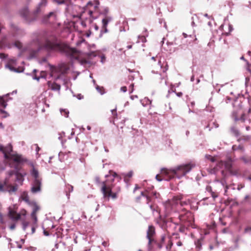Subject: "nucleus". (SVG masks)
Wrapping results in <instances>:
<instances>
[{"mask_svg":"<svg viewBox=\"0 0 251 251\" xmlns=\"http://www.w3.org/2000/svg\"><path fill=\"white\" fill-rule=\"evenodd\" d=\"M66 188L67 196L69 198L70 193L73 191V186L69 184H67L66 185Z\"/></svg>","mask_w":251,"mask_h":251,"instance_id":"nucleus-24","label":"nucleus"},{"mask_svg":"<svg viewBox=\"0 0 251 251\" xmlns=\"http://www.w3.org/2000/svg\"><path fill=\"white\" fill-rule=\"evenodd\" d=\"M251 232V226H248L245 229V232L247 233Z\"/></svg>","mask_w":251,"mask_h":251,"instance_id":"nucleus-46","label":"nucleus"},{"mask_svg":"<svg viewBox=\"0 0 251 251\" xmlns=\"http://www.w3.org/2000/svg\"><path fill=\"white\" fill-rule=\"evenodd\" d=\"M228 188V186L227 185H226L225 187V193H226Z\"/></svg>","mask_w":251,"mask_h":251,"instance_id":"nucleus-57","label":"nucleus"},{"mask_svg":"<svg viewBox=\"0 0 251 251\" xmlns=\"http://www.w3.org/2000/svg\"><path fill=\"white\" fill-rule=\"evenodd\" d=\"M121 91L123 92H126L127 91V88L126 86H123L121 88Z\"/></svg>","mask_w":251,"mask_h":251,"instance_id":"nucleus-48","label":"nucleus"},{"mask_svg":"<svg viewBox=\"0 0 251 251\" xmlns=\"http://www.w3.org/2000/svg\"><path fill=\"white\" fill-rule=\"evenodd\" d=\"M8 180L6 178L3 182H0V192L8 191L9 193L15 192L17 190V185L8 184Z\"/></svg>","mask_w":251,"mask_h":251,"instance_id":"nucleus-7","label":"nucleus"},{"mask_svg":"<svg viewBox=\"0 0 251 251\" xmlns=\"http://www.w3.org/2000/svg\"><path fill=\"white\" fill-rule=\"evenodd\" d=\"M248 179H249V180H251V175L250 176H249V177H248Z\"/></svg>","mask_w":251,"mask_h":251,"instance_id":"nucleus-64","label":"nucleus"},{"mask_svg":"<svg viewBox=\"0 0 251 251\" xmlns=\"http://www.w3.org/2000/svg\"><path fill=\"white\" fill-rule=\"evenodd\" d=\"M189 201H183L182 200L180 201V205L181 206H183L184 205H187L189 204Z\"/></svg>","mask_w":251,"mask_h":251,"instance_id":"nucleus-35","label":"nucleus"},{"mask_svg":"<svg viewBox=\"0 0 251 251\" xmlns=\"http://www.w3.org/2000/svg\"><path fill=\"white\" fill-rule=\"evenodd\" d=\"M35 228L34 227H32V233H34L35 232Z\"/></svg>","mask_w":251,"mask_h":251,"instance_id":"nucleus-59","label":"nucleus"},{"mask_svg":"<svg viewBox=\"0 0 251 251\" xmlns=\"http://www.w3.org/2000/svg\"><path fill=\"white\" fill-rule=\"evenodd\" d=\"M195 244L196 246V248L197 250V251H199L201 248V241L200 240H198L197 241L195 242Z\"/></svg>","mask_w":251,"mask_h":251,"instance_id":"nucleus-32","label":"nucleus"},{"mask_svg":"<svg viewBox=\"0 0 251 251\" xmlns=\"http://www.w3.org/2000/svg\"><path fill=\"white\" fill-rule=\"evenodd\" d=\"M177 245L178 246H181V243L180 242H178L177 243Z\"/></svg>","mask_w":251,"mask_h":251,"instance_id":"nucleus-62","label":"nucleus"},{"mask_svg":"<svg viewBox=\"0 0 251 251\" xmlns=\"http://www.w3.org/2000/svg\"><path fill=\"white\" fill-rule=\"evenodd\" d=\"M46 76H47V73L45 71H42L40 73V76H37L36 75H35L33 76V78L39 81L40 77L41 78H46Z\"/></svg>","mask_w":251,"mask_h":251,"instance_id":"nucleus-25","label":"nucleus"},{"mask_svg":"<svg viewBox=\"0 0 251 251\" xmlns=\"http://www.w3.org/2000/svg\"><path fill=\"white\" fill-rule=\"evenodd\" d=\"M69 68L65 65H62L60 68V71L62 74H65L68 70Z\"/></svg>","mask_w":251,"mask_h":251,"instance_id":"nucleus-28","label":"nucleus"},{"mask_svg":"<svg viewBox=\"0 0 251 251\" xmlns=\"http://www.w3.org/2000/svg\"><path fill=\"white\" fill-rule=\"evenodd\" d=\"M6 103L3 98H0V106L3 108H5L6 106Z\"/></svg>","mask_w":251,"mask_h":251,"instance_id":"nucleus-34","label":"nucleus"},{"mask_svg":"<svg viewBox=\"0 0 251 251\" xmlns=\"http://www.w3.org/2000/svg\"><path fill=\"white\" fill-rule=\"evenodd\" d=\"M141 196L146 198L147 199V203H148L151 201L150 197L147 195V192H142L141 193Z\"/></svg>","mask_w":251,"mask_h":251,"instance_id":"nucleus-30","label":"nucleus"},{"mask_svg":"<svg viewBox=\"0 0 251 251\" xmlns=\"http://www.w3.org/2000/svg\"><path fill=\"white\" fill-rule=\"evenodd\" d=\"M47 3V0H41L36 10L34 13H30L27 8L25 7L20 11V15L27 22H30L35 19L36 15L40 11V6H45Z\"/></svg>","mask_w":251,"mask_h":251,"instance_id":"nucleus-4","label":"nucleus"},{"mask_svg":"<svg viewBox=\"0 0 251 251\" xmlns=\"http://www.w3.org/2000/svg\"><path fill=\"white\" fill-rule=\"evenodd\" d=\"M40 48L48 51H60L72 59H77L80 56L79 50L58 42L57 38L54 36L47 39L45 43L40 46Z\"/></svg>","mask_w":251,"mask_h":251,"instance_id":"nucleus-1","label":"nucleus"},{"mask_svg":"<svg viewBox=\"0 0 251 251\" xmlns=\"http://www.w3.org/2000/svg\"><path fill=\"white\" fill-rule=\"evenodd\" d=\"M99 4L98 0L89 1L85 7L83 8V11L77 17L79 19H85V15H87L89 16V18H86V20L88 21L89 23H91L94 19L93 13L98 9Z\"/></svg>","mask_w":251,"mask_h":251,"instance_id":"nucleus-3","label":"nucleus"},{"mask_svg":"<svg viewBox=\"0 0 251 251\" xmlns=\"http://www.w3.org/2000/svg\"><path fill=\"white\" fill-rule=\"evenodd\" d=\"M111 112L112 113V114L113 115V117L114 118H117V114L116 109H114L111 110Z\"/></svg>","mask_w":251,"mask_h":251,"instance_id":"nucleus-38","label":"nucleus"},{"mask_svg":"<svg viewBox=\"0 0 251 251\" xmlns=\"http://www.w3.org/2000/svg\"><path fill=\"white\" fill-rule=\"evenodd\" d=\"M177 96L178 97H181L182 95V93L181 92H178L176 94Z\"/></svg>","mask_w":251,"mask_h":251,"instance_id":"nucleus-54","label":"nucleus"},{"mask_svg":"<svg viewBox=\"0 0 251 251\" xmlns=\"http://www.w3.org/2000/svg\"><path fill=\"white\" fill-rule=\"evenodd\" d=\"M0 112L1 113H5V112L4 110H1H1H0Z\"/></svg>","mask_w":251,"mask_h":251,"instance_id":"nucleus-63","label":"nucleus"},{"mask_svg":"<svg viewBox=\"0 0 251 251\" xmlns=\"http://www.w3.org/2000/svg\"><path fill=\"white\" fill-rule=\"evenodd\" d=\"M132 176V172H129L126 175V176H127L128 177H131Z\"/></svg>","mask_w":251,"mask_h":251,"instance_id":"nucleus-52","label":"nucleus"},{"mask_svg":"<svg viewBox=\"0 0 251 251\" xmlns=\"http://www.w3.org/2000/svg\"><path fill=\"white\" fill-rule=\"evenodd\" d=\"M111 177H113L117 181H119L121 180L120 176L118 174H117L115 172H113L112 171H111Z\"/></svg>","mask_w":251,"mask_h":251,"instance_id":"nucleus-27","label":"nucleus"},{"mask_svg":"<svg viewBox=\"0 0 251 251\" xmlns=\"http://www.w3.org/2000/svg\"><path fill=\"white\" fill-rule=\"evenodd\" d=\"M50 71L51 72V73L56 72L57 69L55 67H54L53 66H50Z\"/></svg>","mask_w":251,"mask_h":251,"instance_id":"nucleus-44","label":"nucleus"},{"mask_svg":"<svg viewBox=\"0 0 251 251\" xmlns=\"http://www.w3.org/2000/svg\"><path fill=\"white\" fill-rule=\"evenodd\" d=\"M133 87H134V84L133 83H132L130 85L129 87V93H131L133 92Z\"/></svg>","mask_w":251,"mask_h":251,"instance_id":"nucleus-42","label":"nucleus"},{"mask_svg":"<svg viewBox=\"0 0 251 251\" xmlns=\"http://www.w3.org/2000/svg\"><path fill=\"white\" fill-rule=\"evenodd\" d=\"M244 114H243V115H242V117H241V119H242V120L243 121H244V120H245V119H244Z\"/></svg>","mask_w":251,"mask_h":251,"instance_id":"nucleus-60","label":"nucleus"},{"mask_svg":"<svg viewBox=\"0 0 251 251\" xmlns=\"http://www.w3.org/2000/svg\"><path fill=\"white\" fill-rule=\"evenodd\" d=\"M21 215L25 216L26 214V211L25 209H23L21 211L20 213H19Z\"/></svg>","mask_w":251,"mask_h":251,"instance_id":"nucleus-47","label":"nucleus"},{"mask_svg":"<svg viewBox=\"0 0 251 251\" xmlns=\"http://www.w3.org/2000/svg\"><path fill=\"white\" fill-rule=\"evenodd\" d=\"M183 199V196L181 195H177L176 196H174L172 200V202L173 204H178V203H180V201L181 200Z\"/></svg>","mask_w":251,"mask_h":251,"instance_id":"nucleus-21","label":"nucleus"},{"mask_svg":"<svg viewBox=\"0 0 251 251\" xmlns=\"http://www.w3.org/2000/svg\"><path fill=\"white\" fill-rule=\"evenodd\" d=\"M156 231L154 226L151 225L147 231L146 238L148 240V244L149 249H153V243L156 242Z\"/></svg>","mask_w":251,"mask_h":251,"instance_id":"nucleus-6","label":"nucleus"},{"mask_svg":"<svg viewBox=\"0 0 251 251\" xmlns=\"http://www.w3.org/2000/svg\"><path fill=\"white\" fill-rule=\"evenodd\" d=\"M89 18V16L87 15H85V19H80L81 20H82V22H81V25H82L83 26V27H86V24L87 23L90 24L88 22V21H87L86 20V18Z\"/></svg>","mask_w":251,"mask_h":251,"instance_id":"nucleus-31","label":"nucleus"},{"mask_svg":"<svg viewBox=\"0 0 251 251\" xmlns=\"http://www.w3.org/2000/svg\"><path fill=\"white\" fill-rule=\"evenodd\" d=\"M131 48H132V45H128V46H127V48L128 49H131Z\"/></svg>","mask_w":251,"mask_h":251,"instance_id":"nucleus-61","label":"nucleus"},{"mask_svg":"<svg viewBox=\"0 0 251 251\" xmlns=\"http://www.w3.org/2000/svg\"><path fill=\"white\" fill-rule=\"evenodd\" d=\"M0 150L3 152L4 154V157L8 159L10 157V152L12 151V147L9 144L6 147H1Z\"/></svg>","mask_w":251,"mask_h":251,"instance_id":"nucleus-11","label":"nucleus"},{"mask_svg":"<svg viewBox=\"0 0 251 251\" xmlns=\"http://www.w3.org/2000/svg\"><path fill=\"white\" fill-rule=\"evenodd\" d=\"M180 223L183 224H188L191 226L192 223V216L191 213L189 211L185 212L184 214H181L179 216Z\"/></svg>","mask_w":251,"mask_h":251,"instance_id":"nucleus-9","label":"nucleus"},{"mask_svg":"<svg viewBox=\"0 0 251 251\" xmlns=\"http://www.w3.org/2000/svg\"><path fill=\"white\" fill-rule=\"evenodd\" d=\"M4 54H3V53H0V58H3V57H4Z\"/></svg>","mask_w":251,"mask_h":251,"instance_id":"nucleus-58","label":"nucleus"},{"mask_svg":"<svg viewBox=\"0 0 251 251\" xmlns=\"http://www.w3.org/2000/svg\"><path fill=\"white\" fill-rule=\"evenodd\" d=\"M109 22V18L108 17H105L102 19V27L101 33H106L108 32V30L106 28L107 25Z\"/></svg>","mask_w":251,"mask_h":251,"instance_id":"nucleus-18","label":"nucleus"},{"mask_svg":"<svg viewBox=\"0 0 251 251\" xmlns=\"http://www.w3.org/2000/svg\"><path fill=\"white\" fill-rule=\"evenodd\" d=\"M57 21V14L56 12H50L48 14L44 16L42 19V22L45 24L54 25Z\"/></svg>","mask_w":251,"mask_h":251,"instance_id":"nucleus-8","label":"nucleus"},{"mask_svg":"<svg viewBox=\"0 0 251 251\" xmlns=\"http://www.w3.org/2000/svg\"><path fill=\"white\" fill-rule=\"evenodd\" d=\"M166 239V236L165 234L162 235L159 240L157 241L156 240V242L153 243V249L154 248V245H156V248L159 250L162 249L164 246Z\"/></svg>","mask_w":251,"mask_h":251,"instance_id":"nucleus-12","label":"nucleus"},{"mask_svg":"<svg viewBox=\"0 0 251 251\" xmlns=\"http://www.w3.org/2000/svg\"><path fill=\"white\" fill-rule=\"evenodd\" d=\"M120 191V188H118L116 192H112V188H111V198L113 200L116 199L118 197Z\"/></svg>","mask_w":251,"mask_h":251,"instance_id":"nucleus-23","label":"nucleus"},{"mask_svg":"<svg viewBox=\"0 0 251 251\" xmlns=\"http://www.w3.org/2000/svg\"><path fill=\"white\" fill-rule=\"evenodd\" d=\"M157 216V218L155 220L156 223L160 226V227L162 228H165L167 222L165 219H163L160 214H158Z\"/></svg>","mask_w":251,"mask_h":251,"instance_id":"nucleus-14","label":"nucleus"},{"mask_svg":"<svg viewBox=\"0 0 251 251\" xmlns=\"http://www.w3.org/2000/svg\"><path fill=\"white\" fill-rule=\"evenodd\" d=\"M8 216L13 221H18L21 219V214L17 213L11 208H9Z\"/></svg>","mask_w":251,"mask_h":251,"instance_id":"nucleus-13","label":"nucleus"},{"mask_svg":"<svg viewBox=\"0 0 251 251\" xmlns=\"http://www.w3.org/2000/svg\"><path fill=\"white\" fill-rule=\"evenodd\" d=\"M206 190H207V191L210 192L211 193V192H213L212 190L211 187H210V186L207 187Z\"/></svg>","mask_w":251,"mask_h":251,"instance_id":"nucleus-50","label":"nucleus"},{"mask_svg":"<svg viewBox=\"0 0 251 251\" xmlns=\"http://www.w3.org/2000/svg\"><path fill=\"white\" fill-rule=\"evenodd\" d=\"M173 244L172 241L170 239H169L168 241L167 245L166 246V250L167 251L170 250L173 246Z\"/></svg>","mask_w":251,"mask_h":251,"instance_id":"nucleus-33","label":"nucleus"},{"mask_svg":"<svg viewBox=\"0 0 251 251\" xmlns=\"http://www.w3.org/2000/svg\"><path fill=\"white\" fill-rule=\"evenodd\" d=\"M222 165H224L225 168L228 170L232 175H236L238 174L237 171H233L232 169V162L230 160H227L226 162L221 161L219 163Z\"/></svg>","mask_w":251,"mask_h":251,"instance_id":"nucleus-10","label":"nucleus"},{"mask_svg":"<svg viewBox=\"0 0 251 251\" xmlns=\"http://www.w3.org/2000/svg\"><path fill=\"white\" fill-rule=\"evenodd\" d=\"M61 113L62 115H64V116L67 117L68 116L69 112L66 110H62L61 111Z\"/></svg>","mask_w":251,"mask_h":251,"instance_id":"nucleus-37","label":"nucleus"},{"mask_svg":"<svg viewBox=\"0 0 251 251\" xmlns=\"http://www.w3.org/2000/svg\"><path fill=\"white\" fill-rule=\"evenodd\" d=\"M101 191L105 197H110V188L106 186L105 184H103L102 187Z\"/></svg>","mask_w":251,"mask_h":251,"instance_id":"nucleus-20","label":"nucleus"},{"mask_svg":"<svg viewBox=\"0 0 251 251\" xmlns=\"http://www.w3.org/2000/svg\"><path fill=\"white\" fill-rule=\"evenodd\" d=\"M40 207L39 206L35 204L33 206L32 212L31 214V216L32 219L34 221V223L36 224L37 222V217L36 216L37 212L39 210Z\"/></svg>","mask_w":251,"mask_h":251,"instance_id":"nucleus-17","label":"nucleus"},{"mask_svg":"<svg viewBox=\"0 0 251 251\" xmlns=\"http://www.w3.org/2000/svg\"><path fill=\"white\" fill-rule=\"evenodd\" d=\"M11 27L13 28V29H16V30L17 29V27H16V26H15L13 25H11Z\"/></svg>","mask_w":251,"mask_h":251,"instance_id":"nucleus-55","label":"nucleus"},{"mask_svg":"<svg viewBox=\"0 0 251 251\" xmlns=\"http://www.w3.org/2000/svg\"><path fill=\"white\" fill-rule=\"evenodd\" d=\"M138 189H139V187L138 185L136 184V185H135V187L134 189L133 192H135V191L136 190Z\"/></svg>","mask_w":251,"mask_h":251,"instance_id":"nucleus-53","label":"nucleus"},{"mask_svg":"<svg viewBox=\"0 0 251 251\" xmlns=\"http://www.w3.org/2000/svg\"><path fill=\"white\" fill-rule=\"evenodd\" d=\"M48 84L49 87L52 90L59 91L60 89V85L55 82L52 83L50 81H48Z\"/></svg>","mask_w":251,"mask_h":251,"instance_id":"nucleus-19","label":"nucleus"},{"mask_svg":"<svg viewBox=\"0 0 251 251\" xmlns=\"http://www.w3.org/2000/svg\"><path fill=\"white\" fill-rule=\"evenodd\" d=\"M9 175L10 176H12L14 174V171H10L9 172Z\"/></svg>","mask_w":251,"mask_h":251,"instance_id":"nucleus-56","label":"nucleus"},{"mask_svg":"<svg viewBox=\"0 0 251 251\" xmlns=\"http://www.w3.org/2000/svg\"><path fill=\"white\" fill-rule=\"evenodd\" d=\"M211 196L213 199H215L218 197L219 194L217 192H211Z\"/></svg>","mask_w":251,"mask_h":251,"instance_id":"nucleus-39","label":"nucleus"},{"mask_svg":"<svg viewBox=\"0 0 251 251\" xmlns=\"http://www.w3.org/2000/svg\"><path fill=\"white\" fill-rule=\"evenodd\" d=\"M0 222L1 224L4 223V221L3 220V217H2V214L0 213Z\"/></svg>","mask_w":251,"mask_h":251,"instance_id":"nucleus-49","label":"nucleus"},{"mask_svg":"<svg viewBox=\"0 0 251 251\" xmlns=\"http://www.w3.org/2000/svg\"><path fill=\"white\" fill-rule=\"evenodd\" d=\"M15 226H16L14 224H13L10 226V228L11 229L13 230V229H15Z\"/></svg>","mask_w":251,"mask_h":251,"instance_id":"nucleus-51","label":"nucleus"},{"mask_svg":"<svg viewBox=\"0 0 251 251\" xmlns=\"http://www.w3.org/2000/svg\"><path fill=\"white\" fill-rule=\"evenodd\" d=\"M97 89L100 92L101 94H103L104 93V90L103 87H100L98 86Z\"/></svg>","mask_w":251,"mask_h":251,"instance_id":"nucleus-40","label":"nucleus"},{"mask_svg":"<svg viewBox=\"0 0 251 251\" xmlns=\"http://www.w3.org/2000/svg\"><path fill=\"white\" fill-rule=\"evenodd\" d=\"M232 132L236 136H238L239 135V132L238 130L235 129V128H231Z\"/></svg>","mask_w":251,"mask_h":251,"instance_id":"nucleus-36","label":"nucleus"},{"mask_svg":"<svg viewBox=\"0 0 251 251\" xmlns=\"http://www.w3.org/2000/svg\"><path fill=\"white\" fill-rule=\"evenodd\" d=\"M31 174L34 178L33 186L31 188V191L33 193H36L40 190L41 179L39 176L38 170L34 166H33Z\"/></svg>","mask_w":251,"mask_h":251,"instance_id":"nucleus-5","label":"nucleus"},{"mask_svg":"<svg viewBox=\"0 0 251 251\" xmlns=\"http://www.w3.org/2000/svg\"><path fill=\"white\" fill-rule=\"evenodd\" d=\"M194 167L195 164L188 163L178 166L173 169L162 168L161 170V175H157L155 177L159 181H161L163 179L170 180L174 178L175 176H183L185 175Z\"/></svg>","mask_w":251,"mask_h":251,"instance_id":"nucleus-2","label":"nucleus"},{"mask_svg":"<svg viewBox=\"0 0 251 251\" xmlns=\"http://www.w3.org/2000/svg\"><path fill=\"white\" fill-rule=\"evenodd\" d=\"M161 69L163 73H165L168 70V65L166 62L163 63L161 66Z\"/></svg>","mask_w":251,"mask_h":251,"instance_id":"nucleus-29","label":"nucleus"},{"mask_svg":"<svg viewBox=\"0 0 251 251\" xmlns=\"http://www.w3.org/2000/svg\"><path fill=\"white\" fill-rule=\"evenodd\" d=\"M153 250V249H149V246H148V244H147L146 249L145 250V251H143V250H142L141 249H139V250H138V251H151Z\"/></svg>","mask_w":251,"mask_h":251,"instance_id":"nucleus-45","label":"nucleus"},{"mask_svg":"<svg viewBox=\"0 0 251 251\" xmlns=\"http://www.w3.org/2000/svg\"><path fill=\"white\" fill-rule=\"evenodd\" d=\"M22 198H23V200H24L26 202H28L29 198L27 195H23L22 196Z\"/></svg>","mask_w":251,"mask_h":251,"instance_id":"nucleus-41","label":"nucleus"},{"mask_svg":"<svg viewBox=\"0 0 251 251\" xmlns=\"http://www.w3.org/2000/svg\"><path fill=\"white\" fill-rule=\"evenodd\" d=\"M16 170L17 171L15 174L16 176V180L22 184L24 180V176L26 175V173H24L23 174L21 173H19L18 171L20 170V168H18V166L16 167Z\"/></svg>","mask_w":251,"mask_h":251,"instance_id":"nucleus-15","label":"nucleus"},{"mask_svg":"<svg viewBox=\"0 0 251 251\" xmlns=\"http://www.w3.org/2000/svg\"><path fill=\"white\" fill-rule=\"evenodd\" d=\"M150 208L151 209V210L152 211V213L154 215H155V213L157 214V215L160 214V209L157 205H151Z\"/></svg>","mask_w":251,"mask_h":251,"instance_id":"nucleus-22","label":"nucleus"},{"mask_svg":"<svg viewBox=\"0 0 251 251\" xmlns=\"http://www.w3.org/2000/svg\"><path fill=\"white\" fill-rule=\"evenodd\" d=\"M28 225V222L24 221L23 222V226L24 229H25Z\"/></svg>","mask_w":251,"mask_h":251,"instance_id":"nucleus-43","label":"nucleus"},{"mask_svg":"<svg viewBox=\"0 0 251 251\" xmlns=\"http://www.w3.org/2000/svg\"><path fill=\"white\" fill-rule=\"evenodd\" d=\"M10 160L13 161L14 162L16 163L15 168H16V167L17 166L18 168H21L19 166V165L18 163H21L23 161V159L22 158L21 156L18 155H13V154H10V157L8 158Z\"/></svg>","mask_w":251,"mask_h":251,"instance_id":"nucleus-16","label":"nucleus"},{"mask_svg":"<svg viewBox=\"0 0 251 251\" xmlns=\"http://www.w3.org/2000/svg\"><path fill=\"white\" fill-rule=\"evenodd\" d=\"M180 226L179 228V231L181 232H184L186 229L190 226L188 224H183L180 223Z\"/></svg>","mask_w":251,"mask_h":251,"instance_id":"nucleus-26","label":"nucleus"}]
</instances>
